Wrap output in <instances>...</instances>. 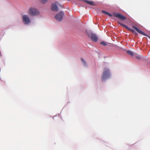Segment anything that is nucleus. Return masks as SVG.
<instances>
[{
  "label": "nucleus",
  "mask_w": 150,
  "mask_h": 150,
  "mask_svg": "<svg viewBox=\"0 0 150 150\" xmlns=\"http://www.w3.org/2000/svg\"><path fill=\"white\" fill-rule=\"evenodd\" d=\"M23 23L26 24H28L30 22V19L26 15H23Z\"/></svg>",
  "instance_id": "nucleus-5"
},
{
  "label": "nucleus",
  "mask_w": 150,
  "mask_h": 150,
  "mask_svg": "<svg viewBox=\"0 0 150 150\" xmlns=\"http://www.w3.org/2000/svg\"><path fill=\"white\" fill-rule=\"evenodd\" d=\"M132 27L133 28H134L138 33H139L144 35L145 36H147L150 39V37L148 35H146V34L144 33L141 30H139L136 27V26H132Z\"/></svg>",
  "instance_id": "nucleus-6"
},
{
  "label": "nucleus",
  "mask_w": 150,
  "mask_h": 150,
  "mask_svg": "<svg viewBox=\"0 0 150 150\" xmlns=\"http://www.w3.org/2000/svg\"><path fill=\"white\" fill-rule=\"evenodd\" d=\"M108 16H109L111 17L112 16V15L111 14L109 13H108Z\"/></svg>",
  "instance_id": "nucleus-16"
},
{
  "label": "nucleus",
  "mask_w": 150,
  "mask_h": 150,
  "mask_svg": "<svg viewBox=\"0 0 150 150\" xmlns=\"http://www.w3.org/2000/svg\"><path fill=\"white\" fill-rule=\"evenodd\" d=\"M102 12L103 13H104L105 14H107V15H108V13L107 12L105 11H102Z\"/></svg>",
  "instance_id": "nucleus-15"
},
{
  "label": "nucleus",
  "mask_w": 150,
  "mask_h": 150,
  "mask_svg": "<svg viewBox=\"0 0 150 150\" xmlns=\"http://www.w3.org/2000/svg\"><path fill=\"white\" fill-rule=\"evenodd\" d=\"M127 53L129 54L130 55L132 56H133V52L131 51H127Z\"/></svg>",
  "instance_id": "nucleus-11"
},
{
  "label": "nucleus",
  "mask_w": 150,
  "mask_h": 150,
  "mask_svg": "<svg viewBox=\"0 0 150 150\" xmlns=\"http://www.w3.org/2000/svg\"><path fill=\"white\" fill-rule=\"evenodd\" d=\"M48 0H41L42 3L45 4L46 3Z\"/></svg>",
  "instance_id": "nucleus-12"
},
{
  "label": "nucleus",
  "mask_w": 150,
  "mask_h": 150,
  "mask_svg": "<svg viewBox=\"0 0 150 150\" xmlns=\"http://www.w3.org/2000/svg\"><path fill=\"white\" fill-rule=\"evenodd\" d=\"M83 1L86 3L91 5H94V2L92 1H90L88 0H83Z\"/></svg>",
  "instance_id": "nucleus-10"
},
{
  "label": "nucleus",
  "mask_w": 150,
  "mask_h": 150,
  "mask_svg": "<svg viewBox=\"0 0 150 150\" xmlns=\"http://www.w3.org/2000/svg\"><path fill=\"white\" fill-rule=\"evenodd\" d=\"M118 23L120 25L122 26L123 27H125V28L126 29L129 30L132 32L133 33H134L135 31L134 30H133L129 28L128 26H127L121 23V22H118Z\"/></svg>",
  "instance_id": "nucleus-9"
},
{
  "label": "nucleus",
  "mask_w": 150,
  "mask_h": 150,
  "mask_svg": "<svg viewBox=\"0 0 150 150\" xmlns=\"http://www.w3.org/2000/svg\"><path fill=\"white\" fill-rule=\"evenodd\" d=\"M81 60L82 62L84 64H86V62L85 61V60L82 58H81Z\"/></svg>",
  "instance_id": "nucleus-13"
},
{
  "label": "nucleus",
  "mask_w": 150,
  "mask_h": 150,
  "mask_svg": "<svg viewBox=\"0 0 150 150\" xmlns=\"http://www.w3.org/2000/svg\"><path fill=\"white\" fill-rule=\"evenodd\" d=\"M88 37H89V36H89V34H88Z\"/></svg>",
  "instance_id": "nucleus-19"
},
{
  "label": "nucleus",
  "mask_w": 150,
  "mask_h": 150,
  "mask_svg": "<svg viewBox=\"0 0 150 150\" xmlns=\"http://www.w3.org/2000/svg\"><path fill=\"white\" fill-rule=\"evenodd\" d=\"M136 58L138 59H140V58L139 57H136Z\"/></svg>",
  "instance_id": "nucleus-17"
},
{
  "label": "nucleus",
  "mask_w": 150,
  "mask_h": 150,
  "mask_svg": "<svg viewBox=\"0 0 150 150\" xmlns=\"http://www.w3.org/2000/svg\"><path fill=\"white\" fill-rule=\"evenodd\" d=\"M100 43L104 46H106V44L105 42H101Z\"/></svg>",
  "instance_id": "nucleus-14"
},
{
  "label": "nucleus",
  "mask_w": 150,
  "mask_h": 150,
  "mask_svg": "<svg viewBox=\"0 0 150 150\" xmlns=\"http://www.w3.org/2000/svg\"><path fill=\"white\" fill-rule=\"evenodd\" d=\"M110 76L109 69L105 68L104 69L103 75L101 77L102 80L103 81L108 79Z\"/></svg>",
  "instance_id": "nucleus-1"
},
{
  "label": "nucleus",
  "mask_w": 150,
  "mask_h": 150,
  "mask_svg": "<svg viewBox=\"0 0 150 150\" xmlns=\"http://www.w3.org/2000/svg\"><path fill=\"white\" fill-rule=\"evenodd\" d=\"M113 16L115 17L118 18L119 19L121 20H125L126 19V18L125 16H123L119 13H114L113 14Z\"/></svg>",
  "instance_id": "nucleus-4"
},
{
  "label": "nucleus",
  "mask_w": 150,
  "mask_h": 150,
  "mask_svg": "<svg viewBox=\"0 0 150 150\" xmlns=\"http://www.w3.org/2000/svg\"><path fill=\"white\" fill-rule=\"evenodd\" d=\"M91 40L94 42H97L98 40V37L95 34L91 33Z\"/></svg>",
  "instance_id": "nucleus-7"
},
{
  "label": "nucleus",
  "mask_w": 150,
  "mask_h": 150,
  "mask_svg": "<svg viewBox=\"0 0 150 150\" xmlns=\"http://www.w3.org/2000/svg\"><path fill=\"white\" fill-rule=\"evenodd\" d=\"M29 13L30 15L34 16L37 15L39 13L36 9L32 8H30Z\"/></svg>",
  "instance_id": "nucleus-2"
},
{
  "label": "nucleus",
  "mask_w": 150,
  "mask_h": 150,
  "mask_svg": "<svg viewBox=\"0 0 150 150\" xmlns=\"http://www.w3.org/2000/svg\"><path fill=\"white\" fill-rule=\"evenodd\" d=\"M63 16V13L60 11L55 16V18L57 20L60 21L62 20Z\"/></svg>",
  "instance_id": "nucleus-3"
},
{
  "label": "nucleus",
  "mask_w": 150,
  "mask_h": 150,
  "mask_svg": "<svg viewBox=\"0 0 150 150\" xmlns=\"http://www.w3.org/2000/svg\"><path fill=\"white\" fill-rule=\"evenodd\" d=\"M59 6H61V8H63V6H62L61 5H59Z\"/></svg>",
  "instance_id": "nucleus-18"
},
{
  "label": "nucleus",
  "mask_w": 150,
  "mask_h": 150,
  "mask_svg": "<svg viewBox=\"0 0 150 150\" xmlns=\"http://www.w3.org/2000/svg\"><path fill=\"white\" fill-rule=\"evenodd\" d=\"M57 5V3L55 4H53L52 5L51 9L52 11H58V9Z\"/></svg>",
  "instance_id": "nucleus-8"
}]
</instances>
